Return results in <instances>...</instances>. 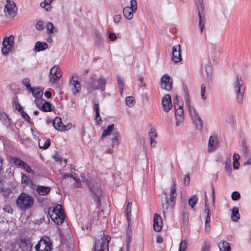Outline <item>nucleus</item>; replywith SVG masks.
<instances>
[{
	"label": "nucleus",
	"instance_id": "nucleus-1",
	"mask_svg": "<svg viewBox=\"0 0 251 251\" xmlns=\"http://www.w3.org/2000/svg\"><path fill=\"white\" fill-rule=\"evenodd\" d=\"M83 179V182L86 183V184L88 186L90 191L93 195V197L95 199V201L98 203L104 202L102 201V199L104 198V194H103L101 190L100 189V184L95 179H91L90 176L85 178L82 175L81 176Z\"/></svg>",
	"mask_w": 251,
	"mask_h": 251
},
{
	"label": "nucleus",
	"instance_id": "nucleus-2",
	"mask_svg": "<svg viewBox=\"0 0 251 251\" xmlns=\"http://www.w3.org/2000/svg\"><path fill=\"white\" fill-rule=\"evenodd\" d=\"M232 86L233 91L236 95V101L238 103H242L244 95L246 89V85L242 76L237 74L233 80Z\"/></svg>",
	"mask_w": 251,
	"mask_h": 251
},
{
	"label": "nucleus",
	"instance_id": "nucleus-3",
	"mask_svg": "<svg viewBox=\"0 0 251 251\" xmlns=\"http://www.w3.org/2000/svg\"><path fill=\"white\" fill-rule=\"evenodd\" d=\"M111 237L105 234L104 231H100L95 237L94 251H109V243Z\"/></svg>",
	"mask_w": 251,
	"mask_h": 251
},
{
	"label": "nucleus",
	"instance_id": "nucleus-4",
	"mask_svg": "<svg viewBox=\"0 0 251 251\" xmlns=\"http://www.w3.org/2000/svg\"><path fill=\"white\" fill-rule=\"evenodd\" d=\"M114 125L112 124L108 126L106 129H104L101 135L100 139L103 140L106 136H109L112 134L111 146L113 148H117L119 144L121 136L118 130L114 129Z\"/></svg>",
	"mask_w": 251,
	"mask_h": 251
},
{
	"label": "nucleus",
	"instance_id": "nucleus-5",
	"mask_svg": "<svg viewBox=\"0 0 251 251\" xmlns=\"http://www.w3.org/2000/svg\"><path fill=\"white\" fill-rule=\"evenodd\" d=\"M49 213L52 220L57 225L61 224L65 218L62 205H55V206L50 207Z\"/></svg>",
	"mask_w": 251,
	"mask_h": 251
},
{
	"label": "nucleus",
	"instance_id": "nucleus-6",
	"mask_svg": "<svg viewBox=\"0 0 251 251\" xmlns=\"http://www.w3.org/2000/svg\"><path fill=\"white\" fill-rule=\"evenodd\" d=\"M62 76L61 70L57 66H54L50 70L49 74V83L51 86L58 83L59 78Z\"/></svg>",
	"mask_w": 251,
	"mask_h": 251
},
{
	"label": "nucleus",
	"instance_id": "nucleus-7",
	"mask_svg": "<svg viewBox=\"0 0 251 251\" xmlns=\"http://www.w3.org/2000/svg\"><path fill=\"white\" fill-rule=\"evenodd\" d=\"M87 83L88 85V88L90 90L94 91L98 89L103 91L105 89L106 80L103 78L99 79L98 80L97 84L96 85L95 79L92 77H90L88 79Z\"/></svg>",
	"mask_w": 251,
	"mask_h": 251
},
{
	"label": "nucleus",
	"instance_id": "nucleus-8",
	"mask_svg": "<svg viewBox=\"0 0 251 251\" xmlns=\"http://www.w3.org/2000/svg\"><path fill=\"white\" fill-rule=\"evenodd\" d=\"M14 44V36L12 35L4 38L2 42L3 47L1 52L3 55L7 54L11 50Z\"/></svg>",
	"mask_w": 251,
	"mask_h": 251
},
{
	"label": "nucleus",
	"instance_id": "nucleus-9",
	"mask_svg": "<svg viewBox=\"0 0 251 251\" xmlns=\"http://www.w3.org/2000/svg\"><path fill=\"white\" fill-rule=\"evenodd\" d=\"M16 11L17 8L15 2L11 0H7L4 10L5 15L8 17L14 18Z\"/></svg>",
	"mask_w": 251,
	"mask_h": 251
},
{
	"label": "nucleus",
	"instance_id": "nucleus-10",
	"mask_svg": "<svg viewBox=\"0 0 251 251\" xmlns=\"http://www.w3.org/2000/svg\"><path fill=\"white\" fill-rule=\"evenodd\" d=\"M185 92V101L186 105L187 106L189 114L191 117V118H196L199 116L196 109L192 106L191 105L190 100L189 96L188 91L186 87L184 89Z\"/></svg>",
	"mask_w": 251,
	"mask_h": 251
},
{
	"label": "nucleus",
	"instance_id": "nucleus-11",
	"mask_svg": "<svg viewBox=\"0 0 251 251\" xmlns=\"http://www.w3.org/2000/svg\"><path fill=\"white\" fill-rule=\"evenodd\" d=\"M35 248L37 251H51V244L49 239H41Z\"/></svg>",
	"mask_w": 251,
	"mask_h": 251
},
{
	"label": "nucleus",
	"instance_id": "nucleus-12",
	"mask_svg": "<svg viewBox=\"0 0 251 251\" xmlns=\"http://www.w3.org/2000/svg\"><path fill=\"white\" fill-rule=\"evenodd\" d=\"M172 85L173 82L171 80L170 76L167 74L164 75L161 79V88L170 91L172 90Z\"/></svg>",
	"mask_w": 251,
	"mask_h": 251
},
{
	"label": "nucleus",
	"instance_id": "nucleus-13",
	"mask_svg": "<svg viewBox=\"0 0 251 251\" xmlns=\"http://www.w3.org/2000/svg\"><path fill=\"white\" fill-rule=\"evenodd\" d=\"M172 60L175 63L179 62L181 60L180 46L177 45L172 48Z\"/></svg>",
	"mask_w": 251,
	"mask_h": 251
},
{
	"label": "nucleus",
	"instance_id": "nucleus-14",
	"mask_svg": "<svg viewBox=\"0 0 251 251\" xmlns=\"http://www.w3.org/2000/svg\"><path fill=\"white\" fill-rule=\"evenodd\" d=\"M77 84H78V75L75 73L73 74L69 79V86L71 87L74 94H76L78 92L76 86Z\"/></svg>",
	"mask_w": 251,
	"mask_h": 251
},
{
	"label": "nucleus",
	"instance_id": "nucleus-15",
	"mask_svg": "<svg viewBox=\"0 0 251 251\" xmlns=\"http://www.w3.org/2000/svg\"><path fill=\"white\" fill-rule=\"evenodd\" d=\"M52 125L54 128L57 130L62 131L70 128V125L65 126L62 122V120L59 117H56L54 119Z\"/></svg>",
	"mask_w": 251,
	"mask_h": 251
},
{
	"label": "nucleus",
	"instance_id": "nucleus-16",
	"mask_svg": "<svg viewBox=\"0 0 251 251\" xmlns=\"http://www.w3.org/2000/svg\"><path fill=\"white\" fill-rule=\"evenodd\" d=\"M162 105L165 112H168L172 107L171 97L169 94H166L162 100Z\"/></svg>",
	"mask_w": 251,
	"mask_h": 251
},
{
	"label": "nucleus",
	"instance_id": "nucleus-17",
	"mask_svg": "<svg viewBox=\"0 0 251 251\" xmlns=\"http://www.w3.org/2000/svg\"><path fill=\"white\" fill-rule=\"evenodd\" d=\"M16 203L17 204H32L33 199L29 195L23 193L18 198Z\"/></svg>",
	"mask_w": 251,
	"mask_h": 251
},
{
	"label": "nucleus",
	"instance_id": "nucleus-18",
	"mask_svg": "<svg viewBox=\"0 0 251 251\" xmlns=\"http://www.w3.org/2000/svg\"><path fill=\"white\" fill-rule=\"evenodd\" d=\"M219 146V141L218 137L216 135H211L210 136L208 141V151L211 152L218 148Z\"/></svg>",
	"mask_w": 251,
	"mask_h": 251
},
{
	"label": "nucleus",
	"instance_id": "nucleus-19",
	"mask_svg": "<svg viewBox=\"0 0 251 251\" xmlns=\"http://www.w3.org/2000/svg\"><path fill=\"white\" fill-rule=\"evenodd\" d=\"M163 222L160 216L156 213L154 214L153 227L155 231H160L162 228Z\"/></svg>",
	"mask_w": 251,
	"mask_h": 251
},
{
	"label": "nucleus",
	"instance_id": "nucleus-20",
	"mask_svg": "<svg viewBox=\"0 0 251 251\" xmlns=\"http://www.w3.org/2000/svg\"><path fill=\"white\" fill-rule=\"evenodd\" d=\"M19 247L23 251H31L32 243L28 239H21L19 243Z\"/></svg>",
	"mask_w": 251,
	"mask_h": 251
},
{
	"label": "nucleus",
	"instance_id": "nucleus-21",
	"mask_svg": "<svg viewBox=\"0 0 251 251\" xmlns=\"http://www.w3.org/2000/svg\"><path fill=\"white\" fill-rule=\"evenodd\" d=\"M198 11L199 16V26L200 28L201 33H202L205 24L204 9L202 8V9H198Z\"/></svg>",
	"mask_w": 251,
	"mask_h": 251
},
{
	"label": "nucleus",
	"instance_id": "nucleus-22",
	"mask_svg": "<svg viewBox=\"0 0 251 251\" xmlns=\"http://www.w3.org/2000/svg\"><path fill=\"white\" fill-rule=\"evenodd\" d=\"M173 183L170 189V201L171 203H174L176 202V197L177 196L176 193V180L175 178H173Z\"/></svg>",
	"mask_w": 251,
	"mask_h": 251
},
{
	"label": "nucleus",
	"instance_id": "nucleus-23",
	"mask_svg": "<svg viewBox=\"0 0 251 251\" xmlns=\"http://www.w3.org/2000/svg\"><path fill=\"white\" fill-rule=\"evenodd\" d=\"M93 108L94 111L95 112V119L97 124L99 125L101 124L102 120L100 117L99 104L98 102H94Z\"/></svg>",
	"mask_w": 251,
	"mask_h": 251
},
{
	"label": "nucleus",
	"instance_id": "nucleus-24",
	"mask_svg": "<svg viewBox=\"0 0 251 251\" xmlns=\"http://www.w3.org/2000/svg\"><path fill=\"white\" fill-rule=\"evenodd\" d=\"M204 213L206 214L205 222V228L206 230H209L210 229V216L209 213V208L207 205H205Z\"/></svg>",
	"mask_w": 251,
	"mask_h": 251
},
{
	"label": "nucleus",
	"instance_id": "nucleus-25",
	"mask_svg": "<svg viewBox=\"0 0 251 251\" xmlns=\"http://www.w3.org/2000/svg\"><path fill=\"white\" fill-rule=\"evenodd\" d=\"M30 92L36 99H40L43 96V89L41 88H32Z\"/></svg>",
	"mask_w": 251,
	"mask_h": 251
},
{
	"label": "nucleus",
	"instance_id": "nucleus-26",
	"mask_svg": "<svg viewBox=\"0 0 251 251\" xmlns=\"http://www.w3.org/2000/svg\"><path fill=\"white\" fill-rule=\"evenodd\" d=\"M50 191V188L48 186L38 185L36 188V191L40 195H45Z\"/></svg>",
	"mask_w": 251,
	"mask_h": 251
},
{
	"label": "nucleus",
	"instance_id": "nucleus-27",
	"mask_svg": "<svg viewBox=\"0 0 251 251\" xmlns=\"http://www.w3.org/2000/svg\"><path fill=\"white\" fill-rule=\"evenodd\" d=\"M240 218L239 208L234 207L231 210V219L233 222H237Z\"/></svg>",
	"mask_w": 251,
	"mask_h": 251
},
{
	"label": "nucleus",
	"instance_id": "nucleus-28",
	"mask_svg": "<svg viewBox=\"0 0 251 251\" xmlns=\"http://www.w3.org/2000/svg\"><path fill=\"white\" fill-rule=\"evenodd\" d=\"M124 17L127 19L131 20L133 17L134 13L135 12L132 10L128 7H125L123 10Z\"/></svg>",
	"mask_w": 251,
	"mask_h": 251
},
{
	"label": "nucleus",
	"instance_id": "nucleus-29",
	"mask_svg": "<svg viewBox=\"0 0 251 251\" xmlns=\"http://www.w3.org/2000/svg\"><path fill=\"white\" fill-rule=\"evenodd\" d=\"M220 251H230V247L229 243L225 241L220 242L218 244Z\"/></svg>",
	"mask_w": 251,
	"mask_h": 251
},
{
	"label": "nucleus",
	"instance_id": "nucleus-30",
	"mask_svg": "<svg viewBox=\"0 0 251 251\" xmlns=\"http://www.w3.org/2000/svg\"><path fill=\"white\" fill-rule=\"evenodd\" d=\"M192 119L193 122L195 124L196 128L199 130H201L203 126V123L199 116L194 118Z\"/></svg>",
	"mask_w": 251,
	"mask_h": 251
},
{
	"label": "nucleus",
	"instance_id": "nucleus-31",
	"mask_svg": "<svg viewBox=\"0 0 251 251\" xmlns=\"http://www.w3.org/2000/svg\"><path fill=\"white\" fill-rule=\"evenodd\" d=\"M48 48V44L46 43H41L40 41L36 42L35 46V50L40 51L46 50Z\"/></svg>",
	"mask_w": 251,
	"mask_h": 251
},
{
	"label": "nucleus",
	"instance_id": "nucleus-32",
	"mask_svg": "<svg viewBox=\"0 0 251 251\" xmlns=\"http://www.w3.org/2000/svg\"><path fill=\"white\" fill-rule=\"evenodd\" d=\"M50 145V140L49 139L39 140L38 146L40 149H46Z\"/></svg>",
	"mask_w": 251,
	"mask_h": 251
},
{
	"label": "nucleus",
	"instance_id": "nucleus-33",
	"mask_svg": "<svg viewBox=\"0 0 251 251\" xmlns=\"http://www.w3.org/2000/svg\"><path fill=\"white\" fill-rule=\"evenodd\" d=\"M10 161L13 163L15 165L22 168V166L24 165V162L21 160L18 157L16 156H11L10 157Z\"/></svg>",
	"mask_w": 251,
	"mask_h": 251
},
{
	"label": "nucleus",
	"instance_id": "nucleus-34",
	"mask_svg": "<svg viewBox=\"0 0 251 251\" xmlns=\"http://www.w3.org/2000/svg\"><path fill=\"white\" fill-rule=\"evenodd\" d=\"M175 116L176 119H183V109L182 106H178V109L175 110Z\"/></svg>",
	"mask_w": 251,
	"mask_h": 251
},
{
	"label": "nucleus",
	"instance_id": "nucleus-35",
	"mask_svg": "<svg viewBox=\"0 0 251 251\" xmlns=\"http://www.w3.org/2000/svg\"><path fill=\"white\" fill-rule=\"evenodd\" d=\"M47 30L48 34H54V33L57 31V30L56 28L54 27L53 24L51 22H49L47 25Z\"/></svg>",
	"mask_w": 251,
	"mask_h": 251
},
{
	"label": "nucleus",
	"instance_id": "nucleus-36",
	"mask_svg": "<svg viewBox=\"0 0 251 251\" xmlns=\"http://www.w3.org/2000/svg\"><path fill=\"white\" fill-rule=\"evenodd\" d=\"M131 207L130 205H127L126 208L125 210V215L126 217V220L128 222V226L130 225V222L131 219Z\"/></svg>",
	"mask_w": 251,
	"mask_h": 251
},
{
	"label": "nucleus",
	"instance_id": "nucleus-37",
	"mask_svg": "<svg viewBox=\"0 0 251 251\" xmlns=\"http://www.w3.org/2000/svg\"><path fill=\"white\" fill-rule=\"evenodd\" d=\"M53 0H45L44 1L40 3L41 7L44 8L47 11H50L51 9L50 4Z\"/></svg>",
	"mask_w": 251,
	"mask_h": 251
},
{
	"label": "nucleus",
	"instance_id": "nucleus-38",
	"mask_svg": "<svg viewBox=\"0 0 251 251\" xmlns=\"http://www.w3.org/2000/svg\"><path fill=\"white\" fill-rule=\"evenodd\" d=\"M117 81L119 88V92L121 95H122L123 93V90L124 88L123 80L119 75H117Z\"/></svg>",
	"mask_w": 251,
	"mask_h": 251
},
{
	"label": "nucleus",
	"instance_id": "nucleus-39",
	"mask_svg": "<svg viewBox=\"0 0 251 251\" xmlns=\"http://www.w3.org/2000/svg\"><path fill=\"white\" fill-rule=\"evenodd\" d=\"M163 213L164 215L166 214L170 213L172 212L174 209L173 205H162Z\"/></svg>",
	"mask_w": 251,
	"mask_h": 251
},
{
	"label": "nucleus",
	"instance_id": "nucleus-40",
	"mask_svg": "<svg viewBox=\"0 0 251 251\" xmlns=\"http://www.w3.org/2000/svg\"><path fill=\"white\" fill-rule=\"evenodd\" d=\"M126 104L129 107H132L135 103V99L133 97H127L125 100Z\"/></svg>",
	"mask_w": 251,
	"mask_h": 251
},
{
	"label": "nucleus",
	"instance_id": "nucleus-41",
	"mask_svg": "<svg viewBox=\"0 0 251 251\" xmlns=\"http://www.w3.org/2000/svg\"><path fill=\"white\" fill-rule=\"evenodd\" d=\"M0 120L5 125H8L9 124V118L4 112L0 114Z\"/></svg>",
	"mask_w": 251,
	"mask_h": 251
},
{
	"label": "nucleus",
	"instance_id": "nucleus-42",
	"mask_svg": "<svg viewBox=\"0 0 251 251\" xmlns=\"http://www.w3.org/2000/svg\"><path fill=\"white\" fill-rule=\"evenodd\" d=\"M41 109L43 111L47 112L51 111V104L47 101H45L42 104Z\"/></svg>",
	"mask_w": 251,
	"mask_h": 251
},
{
	"label": "nucleus",
	"instance_id": "nucleus-43",
	"mask_svg": "<svg viewBox=\"0 0 251 251\" xmlns=\"http://www.w3.org/2000/svg\"><path fill=\"white\" fill-rule=\"evenodd\" d=\"M99 210H100L101 212H103L104 215L108 214L110 205H99Z\"/></svg>",
	"mask_w": 251,
	"mask_h": 251
},
{
	"label": "nucleus",
	"instance_id": "nucleus-44",
	"mask_svg": "<svg viewBox=\"0 0 251 251\" xmlns=\"http://www.w3.org/2000/svg\"><path fill=\"white\" fill-rule=\"evenodd\" d=\"M225 170L228 174H230L232 168L231 167V161L229 159H227L225 162Z\"/></svg>",
	"mask_w": 251,
	"mask_h": 251
},
{
	"label": "nucleus",
	"instance_id": "nucleus-45",
	"mask_svg": "<svg viewBox=\"0 0 251 251\" xmlns=\"http://www.w3.org/2000/svg\"><path fill=\"white\" fill-rule=\"evenodd\" d=\"M130 8L132 11L136 12L137 9V4L136 0H130V6H127Z\"/></svg>",
	"mask_w": 251,
	"mask_h": 251
},
{
	"label": "nucleus",
	"instance_id": "nucleus-46",
	"mask_svg": "<svg viewBox=\"0 0 251 251\" xmlns=\"http://www.w3.org/2000/svg\"><path fill=\"white\" fill-rule=\"evenodd\" d=\"M23 84L25 86L27 90H29L30 91L31 89L32 88L31 87L30 83V80L28 78H25L23 79L22 81Z\"/></svg>",
	"mask_w": 251,
	"mask_h": 251
},
{
	"label": "nucleus",
	"instance_id": "nucleus-47",
	"mask_svg": "<svg viewBox=\"0 0 251 251\" xmlns=\"http://www.w3.org/2000/svg\"><path fill=\"white\" fill-rule=\"evenodd\" d=\"M187 248V243L186 240L181 241L178 251H185Z\"/></svg>",
	"mask_w": 251,
	"mask_h": 251
},
{
	"label": "nucleus",
	"instance_id": "nucleus-48",
	"mask_svg": "<svg viewBox=\"0 0 251 251\" xmlns=\"http://www.w3.org/2000/svg\"><path fill=\"white\" fill-rule=\"evenodd\" d=\"M206 87L204 84L201 85V99L203 100H205L207 98V96L205 95Z\"/></svg>",
	"mask_w": 251,
	"mask_h": 251
},
{
	"label": "nucleus",
	"instance_id": "nucleus-49",
	"mask_svg": "<svg viewBox=\"0 0 251 251\" xmlns=\"http://www.w3.org/2000/svg\"><path fill=\"white\" fill-rule=\"evenodd\" d=\"M198 201V198L197 195H194L191 197L188 200V204H196Z\"/></svg>",
	"mask_w": 251,
	"mask_h": 251
},
{
	"label": "nucleus",
	"instance_id": "nucleus-50",
	"mask_svg": "<svg viewBox=\"0 0 251 251\" xmlns=\"http://www.w3.org/2000/svg\"><path fill=\"white\" fill-rule=\"evenodd\" d=\"M10 192H11V190L9 188L2 187L0 191V193H2V194L4 197H7L9 195V194L10 193Z\"/></svg>",
	"mask_w": 251,
	"mask_h": 251
},
{
	"label": "nucleus",
	"instance_id": "nucleus-51",
	"mask_svg": "<svg viewBox=\"0 0 251 251\" xmlns=\"http://www.w3.org/2000/svg\"><path fill=\"white\" fill-rule=\"evenodd\" d=\"M59 172H60V174H61L62 176H63V178H67L68 177H71V178H73L74 181L76 183H77L78 182L77 179L75 178V177H73V176L71 174H66V173H62L61 172V170H59Z\"/></svg>",
	"mask_w": 251,
	"mask_h": 251
},
{
	"label": "nucleus",
	"instance_id": "nucleus-52",
	"mask_svg": "<svg viewBox=\"0 0 251 251\" xmlns=\"http://www.w3.org/2000/svg\"><path fill=\"white\" fill-rule=\"evenodd\" d=\"M150 139H155L157 137V134L154 129L151 128L149 133Z\"/></svg>",
	"mask_w": 251,
	"mask_h": 251
},
{
	"label": "nucleus",
	"instance_id": "nucleus-53",
	"mask_svg": "<svg viewBox=\"0 0 251 251\" xmlns=\"http://www.w3.org/2000/svg\"><path fill=\"white\" fill-rule=\"evenodd\" d=\"M182 216H183V220L184 222H187L188 220L187 217V210L186 209L185 205L182 207Z\"/></svg>",
	"mask_w": 251,
	"mask_h": 251
},
{
	"label": "nucleus",
	"instance_id": "nucleus-54",
	"mask_svg": "<svg viewBox=\"0 0 251 251\" xmlns=\"http://www.w3.org/2000/svg\"><path fill=\"white\" fill-rule=\"evenodd\" d=\"M3 210L10 214H12L13 212V208L11 207L10 205H4Z\"/></svg>",
	"mask_w": 251,
	"mask_h": 251
},
{
	"label": "nucleus",
	"instance_id": "nucleus-55",
	"mask_svg": "<svg viewBox=\"0 0 251 251\" xmlns=\"http://www.w3.org/2000/svg\"><path fill=\"white\" fill-rule=\"evenodd\" d=\"M231 198L233 200L237 201L240 199V194L237 191L233 192L231 194Z\"/></svg>",
	"mask_w": 251,
	"mask_h": 251
},
{
	"label": "nucleus",
	"instance_id": "nucleus-56",
	"mask_svg": "<svg viewBox=\"0 0 251 251\" xmlns=\"http://www.w3.org/2000/svg\"><path fill=\"white\" fill-rule=\"evenodd\" d=\"M36 28L37 30H41L44 28V23L42 21H39L36 25Z\"/></svg>",
	"mask_w": 251,
	"mask_h": 251
},
{
	"label": "nucleus",
	"instance_id": "nucleus-57",
	"mask_svg": "<svg viewBox=\"0 0 251 251\" xmlns=\"http://www.w3.org/2000/svg\"><path fill=\"white\" fill-rule=\"evenodd\" d=\"M195 1L197 6L198 9H202V8L204 9L203 0H195Z\"/></svg>",
	"mask_w": 251,
	"mask_h": 251
},
{
	"label": "nucleus",
	"instance_id": "nucleus-58",
	"mask_svg": "<svg viewBox=\"0 0 251 251\" xmlns=\"http://www.w3.org/2000/svg\"><path fill=\"white\" fill-rule=\"evenodd\" d=\"M108 38L111 41H114L117 39V36L114 32H111L110 31L108 32Z\"/></svg>",
	"mask_w": 251,
	"mask_h": 251
},
{
	"label": "nucleus",
	"instance_id": "nucleus-59",
	"mask_svg": "<svg viewBox=\"0 0 251 251\" xmlns=\"http://www.w3.org/2000/svg\"><path fill=\"white\" fill-rule=\"evenodd\" d=\"M22 168H23L27 172L33 174V172L31 169L30 167L25 162L24 163V165L22 166Z\"/></svg>",
	"mask_w": 251,
	"mask_h": 251
},
{
	"label": "nucleus",
	"instance_id": "nucleus-60",
	"mask_svg": "<svg viewBox=\"0 0 251 251\" xmlns=\"http://www.w3.org/2000/svg\"><path fill=\"white\" fill-rule=\"evenodd\" d=\"M18 208L22 211H25V210L31 208V205H17Z\"/></svg>",
	"mask_w": 251,
	"mask_h": 251
},
{
	"label": "nucleus",
	"instance_id": "nucleus-61",
	"mask_svg": "<svg viewBox=\"0 0 251 251\" xmlns=\"http://www.w3.org/2000/svg\"><path fill=\"white\" fill-rule=\"evenodd\" d=\"M21 181L22 183H24L25 185H27L28 184L29 180L25 175L23 174L22 175Z\"/></svg>",
	"mask_w": 251,
	"mask_h": 251
},
{
	"label": "nucleus",
	"instance_id": "nucleus-62",
	"mask_svg": "<svg viewBox=\"0 0 251 251\" xmlns=\"http://www.w3.org/2000/svg\"><path fill=\"white\" fill-rule=\"evenodd\" d=\"M94 34H95V40L97 41L100 40V39L101 38V34L100 33V32L98 30H96L94 32Z\"/></svg>",
	"mask_w": 251,
	"mask_h": 251
},
{
	"label": "nucleus",
	"instance_id": "nucleus-63",
	"mask_svg": "<svg viewBox=\"0 0 251 251\" xmlns=\"http://www.w3.org/2000/svg\"><path fill=\"white\" fill-rule=\"evenodd\" d=\"M210 244L208 242H205L204 246L201 249V251H209Z\"/></svg>",
	"mask_w": 251,
	"mask_h": 251
},
{
	"label": "nucleus",
	"instance_id": "nucleus-64",
	"mask_svg": "<svg viewBox=\"0 0 251 251\" xmlns=\"http://www.w3.org/2000/svg\"><path fill=\"white\" fill-rule=\"evenodd\" d=\"M121 19V15H116L113 17V21L115 23H118L120 22Z\"/></svg>",
	"mask_w": 251,
	"mask_h": 251
}]
</instances>
